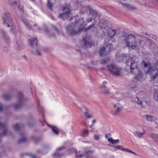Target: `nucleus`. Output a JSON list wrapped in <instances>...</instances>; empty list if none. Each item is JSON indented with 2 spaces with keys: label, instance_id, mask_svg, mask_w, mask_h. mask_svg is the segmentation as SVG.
Masks as SVG:
<instances>
[{
  "label": "nucleus",
  "instance_id": "obj_1",
  "mask_svg": "<svg viewBox=\"0 0 158 158\" xmlns=\"http://www.w3.org/2000/svg\"><path fill=\"white\" fill-rule=\"evenodd\" d=\"M70 21L71 24L67 28V33L71 35H74L80 32L86 25L83 17L77 15L71 17Z\"/></svg>",
  "mask_w": 158,
  "mask_h": 158
},
{
  "label": "nucleus",
  "instance_id": "obj_2",
  "mask_svg": "<svg viewBox=\"0 0 158 158\" xmlns=\"http://www.w3.org/2000/svg\"><path fill=\"white\" fill-rule=\"evenodd\" d=\"M125 64L130 66V70L131 73L135 75L134 78L140 80L143 77V73L138 67V64L132 57H129L126 60Z\"/></svg>",
  "mask_w": 158,
  "mask_h": 158
},
{
  "label": "nucleus",
  "instance_id": "obj_3",
  "mask_svg": "<svg viewBox=\"0 0 158 158\" xmlns=\"http://www.w3.org/2000/svg\"><path fill=\"white\" fill-rule=\"evenodd\" d=\"M138 37L142 38V36L138 34L135 35L131 34L128 35L125 38L127 46L130 48L134 49L136 48L137 43L140 45L142 41L138 38Z\"/></svg>",
  "mask_w": 158,
  "mask_h": 158
},
{
  "label": "nucleus",
  "instance_id": "obj_4",
  "mask_svg": "<svg viewBox=\"0 0 158 158\" xmlns=\"http://www.w3.org/2000/svg\"><path fill=\"white\" fill-rule=\"evenodd\" d=\"M144 70L145 73H148L151 78L154 80L156 78L158 75V69L155 66H151L149 63H146L144 60L142 62Z\"/></svg>",
  "mask_w": 158,
  "mask_h": 158
},
{
  "label": "nucleus",
  "instance_id": "obj_5",
  "mask_svg": "<svg viewBox=\"0 0 158 158\" xmlns=\"http://www.w3.org/2000/svg\"><path fill=\"white\" fill-rule=\"evenodd\" d=\"M14 129L16 131H19V135L22 136V138L18 141L19 144L24 143L27 140V137L25 136L26 132L24 130V126L22 124H16L13 127Z\"/></svg>",
  "mask_w": 158,
  "mask_h": 158
},
{
  "label": "nucleus",
  "instance_id": "obj_6",
  "mask_svg": "<svg viewBox=\"0 0 158 158\" xmlns=\"http://www.w3.org/2000/svg\"><path fill=\"white\" fill-rule=\"evenodd\" d=\"M2 21L3 24L7 27H11L10 32L12 33L13 31V22L11 15L9 12H6L2 15Z\"/></svg>",
  "mask_w": 158,
  "mask_h": 158
},
{
  "label": "nucleus",
  "instance_id": "obj_7",
  "mask_svg": "<svg viewBox=\"0 0 158 158\" xmlns=\"http://www.w3.org/2000/svg\"><path fill=\"white\" fill-rule=\"evenodd\" d=\"M110 74L114 76H119L120 75L122 69L114 64H111L107 66Z\"/></svg>",
  "mask_w": 158,
  "mask_h": 158
},
{
  "label": "nucleus",
  "instance_id": "obj_8",
  "mask_svg": "<svg viewBox=\"0 0 158 158\" xmlns=\"http://www.w3.org/2000/svg\"><path fill=\"white\" fill-rule=\"evenodd\" d=\"M18 101L16 104L14 105V109H19L28 100L24 97L23 93L21 92L19 93L18 95Z\"/></svg>",
  "mask_w": 158,
  "mask_h": 158
},
{
  "label": "nucleus",
  "instance_id": "obj_9",
  "mask_svg": "<svg viewBox=\"0 0 158 158\" xmlns=\"http://www.w3.org/2000/svg\"><path fill=\"white\" fill-rule=\"evenodd\" d=\"M21 19L24 25L27 27L29 29L31 30H36L37 29L35 27H34V26H37L36 24H34L32 25L31 21H28L27 19L23 17H21Z\"/></svg>",
  "mask_w": 158,
  "mask_h": 158
},
{
  "label": "nucleus",
  "instance_id": "obj_10",
  "mask_svg": "<svg viewBox=\"0 0 158 158\" xmlns=\"http://www.w3.org/2000/svg\"><path fill=\"white\" fill-rule=\"evenodd\" d=\"M40 121L41 123L43 126H44L45 124H46L48 127L51 128H52V132L54 133V134H55L56 135H57L58 134V129L56 127L50 125L47 123L46 121L44 115H43V119L40 120Z\"/></svg>",
  "mask_w": 158,
  "mask_h": 158
},
{
  "label": "nucleus",
  "instance_id": "obj_11",
  "mask_svg": "<svg viewBox=\"0 0 158 158\" xmlns=\"http://www.w3.org/2000/svg\"><path fill=\"white\" fill-rule=\"evenodd\" d=\"M0 36L4 40L5 42L8 45L10 42V39L5 30L2 29H0Z\"/></svg>",
  "mask_w": 158,
  "mask_h": 158
},
{
  "label": "nucleus",
  "instance_id": "obj_12",
  "mask_svg": "<svg viewBox=\"0 0 158 158\" xmlns=\"http://www.w3.org/2000/svg\"><path fill=\"white\" fill-rule=\"evenodd\" d=\"M65 148L66 147L64 146L57 148L56 150V152L53 155V157L54 158H60L63 156L64 155V154L60 152H61L63 150L65 149Z\"/></svg>",
  "mask_w": 158,
  "mask_h": 158
},
{
  "label": "nucleus",
  "instance_id": "obj_13",
  "mask_svg": "<svg viewBox=\"0 0 158 158\" xmlns=\"http://www.w3.org/2000/svg\"><path fill=\"white\" fill-rule=\"evenodd\" d=\"M82 42L84 46L86 48H90L92 45V43L88 37L83 38Z\"/></svg>",
  "mask_w": 158,
  "mask_h": 158
},
{
  "label": "nucleus",
  "instance_id": "obj_14",
  "mask_svg": "<svg viewBox=\"0 0 158 158\" xmlns=\"http://www.w3.org/2000/svg\"><path fill=\"white\" fill-rule=\"evenodd\" d=\"M99 25L100 28L105 29L108 26V21L104 19H102L99 21Z\"/></svg>",
  "mask_w": 158,
  "mask_h": 158
},
{
  "label": "nucleus",
  "instance_id": "obj_15",
  "mask_svg": "<svg viewBox=\"0 0 158 158\" xmlns=\"http://www.w3.org/2000/svg\"><path fill=\"white\" fill-rule=\"evenodd\" d=\"M107 84L106 81L103 82L102 85L100 89L102 93L106 94H110L108 88L105 85Z\"/></svg>",
  "mask_w": 158,
  "mask_h": 158
},
{
  "label": "nucleus",
  "instance_id": "obj_16",
  "mask_svg": "<svg viewBox=\"0 0 158 158\" xmlns=\"http://www.w3.org/2000/svg\"><path fill=\"white\" fill-rule=\"evenodd\" d=\"M104 48L102 49L103 50H104L106 52L108 55L110 52L113 49V47L112 44H106L103 46Z\"/></svg>",
  "mask_w": 158,
  "mask_h": 158
},
{
  "label": "nucleus",
  "instance_id": "obj_17",
  "mask_svg": "<svg viewBox=\"0 0 158 158\" xmlns=\"http://www.w3.org/2000/svg\"><path fill=\"white\" fill-rule=\"evenodd\" d=\"M21 2L20 0L18 1H10L9 3L12 6H15L18 5V8L19 9L20 11L22 13H23L24 11L23 10V7L22 6H21L20 5V4L19 3Z\"/></svg>",
  "mask_w": 158,
  "mask_h": 158
},
{
  "label": "nucleus",
  "instance_id": "obj_18",
  "mask_svg": "<svg viewBox=\"0 0 158 158\" xmlns=\"http://www.w3.org/2000/svg\"><path fill=\"white\" fill-rule=\"evenodd\" d=\"M29 44L30 46L33 48H37L38 41L36 38H33L29 40Z\"/></svg>",
  "mask_w": 158,
  "mask_h": 158
},
{
  "label": "nucleus",
  "instance_id": "obj_19",
  "mask_svg": "<svg viewBox=\"0 0 158 158\" xmlns=\"http://www.w3.org/2000/svg\"><path fill=\"white\" fill-rule=\"evenodd\" d=\"M2 129V132L1 133L2 136L6 135L7 133L8 128L6 127V124L3 123H0V130Z\"/></svg>",
  "mask_w": 158,
  "mask_h": 158
},
{
  "label": "nucleus",
  "instance_id": "obj_20",
  "mask_svg": "<svg viewBox=\"0 0 158 158\" xmlns=\"http://www.w3.org/2000/svg\"><path fill=\"white\" fill-rule=\"evenodd\" d=\"M143 118L149 122H152L156 119L155 117L151 115H144Z\"/></svg>",
  "mask_w": 158,
  "mask_h": 158
},
{
  "label": "nucleus",
  "instance_id": "obj_21",
  "mask_svg": "<svg viewBox=\"0 0 158 158\" xmlns=\"http://www.w3.org/2000/svg\"><path fill=\"white\" fill-rule=\"evenodd\" d=\"M62 10L63 12H64L66 13H68L70 15L71 14V10L70 6L69 5H66L62 8Z\"/></svg>",
  "mask_w": 158,
  "mask_h": 158
},
{
  "label": "nucleus",
  "instance_id": "obj_22",
  "mask_svg": "<svg viewBox=\"0 0 158 158\" xmlns=\"http://www.w3.org/2000/svg\"><path fill=\"white\" fill-rule=\"evenodd\" d=\"M69 16V15L68 13L67 14L64 12H63V13L59 14L58 15V17L59 18H61L62 19L64 20L65 19L67 18Z\"/></svg>",
  "mask_w": 158,
  "mask_h": 158
},
{
  "label": "nucleus",
  "instance_id": "obj_23",
  "mask_svg": "<svg viewBox=\"0 0 158 158\" xmlns=\"http://www.w3.org/2000/svg\"><path fill=\"white\" fill-rule=\"evenodd\" d=\"M2 97L4 100H7L11 99V96L10 94L5 93L2 94Z\"/></svg>",
  "mask_w": 158,
  "mask_h": 158
},
{
  "label": "nucleus",
  "instance_id": "obj_24",
  "mask_svg": "<svg viewBox=\"0 0 158 158\" xmlns=\"http://www.w3.org/2000/svg\"><path fill=\"white\" fill-rule=\"evenodd\" d=\"M116 34V31L115 30L110 29V30L108 33V36L110 38H112L114 37Z\"/></svg>",
  "mask_w": 158,
  "mask_h": 158
},
{
  "label": "nucleus",
  "instance_id": "obj_25",
  "mask_svg": "<svg viewBox=\"0 0 158 158\" xmlns=\"http://www.w3.org/2000/svg\"><path fill=\"white\" fill-rule=\"evenodd\" d=\"M31 139L35 143H37L39 142L41 140L42 138L41 137H37L35 136H33L31 137Z\"/></svg>",
  "mask_w": 158,
  "mask_h": 158
},
{
  "label": "nucleus",
  "instance_id": "obj_26",
  "mask_svg": "<svg viewBox=\"0 0 158 158\" xmlns=\"http://www.w3.org/2000/svg\"><path fill=\"white\" fill-rule=\"evenodd\" d=\"M145 131L144 130H143V132L142 133H140L139 132L136 131L134 133V135L138 138H140L141 137L142 135H144L145 134Z\"/></svg>",
  "mask_w": 158,
  "mask_h": 158
},
{
  "label": "nucleus",
  "instance_id": "obj_27",
  "mask_svg": "<svg viewBox=\"0 0 158 158\" xmlns=\"http://www.w3.org/2000/svg\"><path fill=\"white\" fill-rule=\"evenodd\" d=\"M98 13L94 9H90L89 14L92 16L93 18H95L97 16Z\"/></svg>",
  "mask_w": 158,
  "mask_h": 158
},
{
  "label": "nucleus",
  "instance_id": "obj_28",
  "mask_svg": "<svg viewBox=\"0 0 158 158\" xmlns=\"http://www.w3.org/2000/svg\"><path fill=\"white\" fill-rule=\"evenodd\" d=\"M108 141L109 142L113 144L118 143L119 142V139H117L116 140H114L111 138H108Z\"/></svg>",
  "mask_w": 158,
  "mask_h": 158
},
{
  "label": "nucleus",
  "instance_id": "obj_29",
  "mask_svg": "<svg viewBox=\"0 0 158 158\" xmlns=\"http://www.w3.org/2000/svg\"><path fill=\"white\" fill-rule=\"evenodd\" d=\"M134 101L135 103L141 106L142 107H144V106L143 105V102L141 101L138 97H136L135 98Z\"/></svg>",
  "mask_w": 158,
  "mask_h": 158
},
{
  "label": "nucleus",
  "instance_id": "obj_30",
  "mask_svg": "<svg viewBox=\"0 0 158 158\" xmlns=\"http://www.w3.org/2000/svg\"><path fill=\"white\" fill-rule=\"evenodd\" d=\"M110 112L114 115H117L121 113V109H111Z\"/></svg>",
  "mask_w": 158,
  "mask_h": 158
},
{
  "label": "nucleus",
  "instance_id": "obj_31",
  "mask_svg": "<svg viewBox=\"0 0 158 158\" xmlns=\"http://www.w3.org/2000/svg\"><path fill=\"white\" fill-rule=\"evenodd\" d=\"M53 4L52 2H50V0H47V2L46 4V6L47 8L49 9L50 11H52V8L53 7Z\"/></svg>",
  "mask_w": 158,
  "mask_h": 158
},
{
  "label": "nucleus",
  "instance_id": "obj_32",
  "mask_svg": "<svg viewBox=\"0 0 158 158\" xmlns=\"http://www.w3.org/2000/svg\"><path fill=\"white\" fill-rule=\"evenodd\" d=\"M103 48H104L103 47H101L99 50V54L101 56H105L108 55L105 50H102Z\"/></svg>",
  "mask_w": 158,
  "mask_h": 158
},
{
  "label": "nucleus",
  "instance_id": "obj_33",
  "mask_svg": "<svg viewBox=\"0 0 158 158\" xmlns=\"http://www.w3.org/2000/svg\"><path fill=\"white\" fill-rule=\"evenodd\" d=\"M123 53H117L116 55V59L117 61H123Z\"/></svg>",
  "mask_w": 158,
  "mask_h": 158
},
{
  "label": "nucleus",
  "instance_id": "obj_34",
  "mask_svg": "<svg viewBox=\"0 0 158 158\" xmlns=\"http://www.w3.org/2000/svg\"><path fill=\"white\" fill-rule=\"evenodd\" d=\"M123 6L126 7V9L128 10H131L135 9V7L132 6L127 4H124Z\"/></svg>",
  "mask_w": 158,
  "mask_h": 158
},
{
  "label": "nucleus",
  "instance_id": "obj_35",
  "mask_svg": "<svg viewBox=\"0 0 158 158\" xmlns=\"http://www.w3.org/2000/svg\"><path fill=\"white\" fill-rule=\"evenodd\" d=\"M153 98L155 100L158 101V90H156L154 92Z\"/></svg>",
  "mask_w": 158,
  "mask_h": 158
},
{
  "label": "nucleus",
  "instance_id": "obj_36",
  "mask_svg": "<svg viewBox=\"0 0 158 158\" xmlns=\"http://www.w3.org/2000/svg\"><path fill=\"white\" fill-rule=\"evenodd\" d=\"M89 131L87 129H84L82 131V135L84 137H86L88 135Z\"/></svg>",
  "mask_w": 158,
  "mask_h": 158
},
{
  "label": "nucleus",
  "instance_id": "obj_37",
  "mask_svg": "<svg viewBox=\"0 0 158 158\" xmlns=\"http://www.w3.org/2000/svg\"><path fill=\"white\" fill-rule=\"evenodd\" d=\"M114 107L116 109H121L122 107V106L119 103H117L114 105Z\"/></svg>",
  "mask_w": 158,
  "mask_h": 158
},
{
  "label": "nucleus",
  "instance_id": "obj_38",
  "mask_svg": "<svg viewBox=\"0 0 158 158\" xmlns=\"http://www.w3.org/2000/svg\"><path fill=\"white\" fill-rule=\"evenodd\" d=\"M23 48L22 45L21 44L18 43L17 42L16 49L19 51H20Z\"/></svg>",
  "mask_w": 158,
  "mask_h": 158
},
{
  "label": "nucleus",
  "instance_id": "obj_39",
  "mask_svg": "<svg viewBox=\"0 0 158 158\" xmlns=\"http://www.w3.org/2000/svg\"><path fill=\"white\" fill-rule=\"evenodd\" d=\"M74 152H76V154H75V156L77 158H81L83 156L84 153L83 154H78V153L76 152V150L74 149Z\"/></svg>",
  "mask_w": 158,
  "mask_h": 158
},
{
  "label": "nucleus",
  "instance_id": "obj_40",
  "mask_svg": "<svg viewBox=\"0 0 158 158\" xmlns=\"http://www.w3.org/2000/svg\"><path fill=\"white\" fill-rule=\"evenodd\" d=\"M112 146L114 147V148H116V149L120 150L123 151H124V150H123V149H125V148H122V147L121 146H120V145H114V146Z\"/></svg>",
  "mask_w": 158,
  "mask_h": 158
},
{
  "label": "nucleus",
  "instance_id": "obj_41",
  "mask_svg": "<svg viewBox=\"0 0 158 158\" xmlns=\"http://www.w3.org/2000/svg\"><path fill=\"white\" fill-rule=\"evenodd\" d=\"M123 60H127V58L129 57V55L126 54H123Z\"/></svg>",
  "mask_w": 158,
  "mask_h": 158
},
{
  "label": "nucleus",
  "instance_id": "obj_42",
  "mask_svg": "<svg viewBox=\"0 0 158 158\" xmlns=\"http://www.w3.org/2000/svg\"><path fill=\"white\" fill-rule=\"evenodd\" d=\"M85 115L87 118V119H89L92 117V116L89 114V112L87 111V110L85 113Z\"/></svg>",
  "mask_w": 158,
  "mask_h": 158
},
{
  "label": "nucleus",
  "instance_id": "obj_43",
  "mask_svg": "<svg viewBox=\"0 0 158 158\" xmlns=\"http://www.w3.org/2000/svg\"><path fill=\"white\" fill-rule=\"evenodd\" d=\"M123 150H124V152H130L131 153H132V154H133L135 155H136V153H135V152L129 150V149H128L127 148H125V149H123Z\"/></svg>",
  "mask_w": 158,
  "mask_h": 158
},
{
  "label": "nucleus",
  "instance_id": "obj_44",
  "mask_svg": "<svg viewBox=\"0 0 158 158\" xmlns=\"http://www.w3.org/2000/svg\"><path fill=\"white\" fill-rule=\"evenodd\" d=\"M33 52L35 54H36L37 55L39 56L41 55L40 53L37 51V49H35L34 51L33 50Z\"/></svg>",
  "mask_w": 158,
  "mask_h": 158
},
{
  "label": "nucleus",
  "instance_id": "obj_45",
  "mask_svg": "<svg viewBox=\"0 0 158 158\" xmlns=\"http://www.w3.org/2000/svg\"><path fill=\"white\" fill-rule=\"evenodd\" d=\"M153 139L155 142H158V135L154 136L153 137Z\"/></svg>",
  "mask_w": 158,
  "mask_h": 158
},
{
  "label": "nucleus",
  "instance_id": "obj_46",
  "mask_svg": "<svg viewBox=\"0 0 158 158\" xmlns=\"http://www.w3.org/2000/svg\"><path fill=\"white\" fill-rule=\"evenodd\" d=\"M55 32L57 34H60L61 33V31L59 30H58V29L56 27H55L54 29Z\"/></svg>",
  "mask_w": 158,
  "mask_h": 158
},
{
  "label": "nucleus",
  "instance_id": "obj_47",
  "mask_svg": "<svg viewBox=\"0 0 158 158\" xmlns=\"http://www.w3.org/2000/svg\"><path fill=\"white\" fill-rule=\"evenodd\" d=\"M150 37L152 38L154 40H156L157 39L156 36L154 35H151V36H150Z\"/></svg>",
  "mask_w": 158,
  "mask_h": 158
},
{
  "label": "nucleus",
  "instance_id": "obj_48",
  "mask_svg": "<svg viewBox=\"0 0 158 158\" xmlns=\"http://www.w3.org/2000/svg\"><path fill=\"white\" fill-rule=\"evenodd\" d=\"M94 25V23H93L92 24H91L87 28V29H89L92 27Z\"/></svg>",
  "mask_w": 158,
  "mask_h": 158
},
{
  "label": "nucleus",
  "instance_id": "obj_49",
  "mask_svg": "<svg viewBox=\"0 0 158 158\" xmlns=\"http://www.w3.org/2000/svg\"><path fill=\"white\" fill-rule=\"evenodd\" d=\"M94 138L95 140H98L99 139V137L97 135H95L94 136Z\"/></svg>",
  "mask_w": 158,
  "mask_h": 158
},
{
  "label": "nucleus",
  "instance_id": "obj_50",
  "mask_svg": "<svg viewBox=\"0 0 158 158\" xmlns=\"http://www.w3.org/2000/svg\"><path fill=\"white\" fill-rule=\"evenodd\" d=\"M108 60L107 59H103L102 60V63L105 64L106 63L108 62Z\"/></svg>",
  "mask_w": 158,
  "mask_h": 158
},
{
  "label": "nucleus",
  "instance_id": "obj_51",
  "mask_svg": "<svg viewBox=\"0 0 158 158\" xmlns=\"http://www.w3.org/2000/svg\"><path fill=\"white\" fill-rule=\"evenodd\" d=\"M3 50L5 52H7L8 51V48L6 47H4L3 48Z\"/></svg>",
  "mask_w": 158,
  "mask_h": 158
},
{
  "label": "nucleus",
  "instance_id": "obj_52",
  "mask_svg": "<svg viewBox=\"0 0 158 158\" xmlns=\"http://www.w3.org/2000/svg\"><path fill=\"white\" fill-rule=\"evenodd\" d=\"M92 20V18H89L86 19V22L87 23H89V22L91 21Z\"/></svg>",
  "mask_w": 158,
  "mask_h": 158
},
{
  "label": "nucleus",
  "instance_id": "obj_53",
  "mask_svg": "<svg viewBox=\"0 0 158 158\" xmlns=\"http://www.w3.org/2000/svg\"><path fill=\"white\" fill-rule=\"evenodd\" d=\"M3 108H4L3 104L0 103V109H3Z\"/></svg>",
  "mask_w": 158,
  "mask_h": 158
},
{
  "label": "nucleus",
  "instance_id": "obj_54",
  "mask_svg": "<svg viewBox=\"0 0 158 158\" xmlns=\"http://www.w3.org/2000/svg\"><path fill=\"white\" fill-rule=\"evenodd\" d=\"M36 156L35 155H32L31 156V158H36Z\"/></svg>",
  "mask_w": 158,
  "mask_h": 158
},
{
  "label": "nucleus",
  "instance_id": "obj_55",
  "mask_svg": "<svg viewBox=\"0 0 158 158\" xmlns=\"http://www.w3.org/2000/svg\"><path fill=\"white\" fill-rule=\"evenodd\" d=\"M22 56L24 58V59H25L26 60H27V58L25 55H24Z\"/></svg>",
  "mask_w": 158,
  "mask_h": 158
},
{
  "label": "nucleus",
  "instance_id": "obj_56",
  "mask_svg": "<svg viewBox=\"0 0 158 158\" xmlns=\"http://www.w3.org/2000/svg\"><path fill=\"white\" fill-rule=\"evenodd\" d=\"M144 34L146 35H147L149 37H150V36H151V35H150V34H148L147 32H145Z\"/></svg>",
  "mask_w": 158,
  "mask_h": 158
},
{
  "label": "nucleus",
  "instance_id": "obj_57",
  "mask_svg": "<svg viewBox=\"0 0 158 158\" xmlns=\"http://www.w3.org/2000/svg\"><path fill=\"white\" fill-rule=\"evenodd\" d=\"M28 125L29 126H30V127H31V126H32L33 125V124H31L30 123H28Z\"/></svg>",
  "mask_w": 158,
  "mask_h": 158
},
{
  "label": "nucleus",
  "instance_id": "obj_58",
  "mask_svg": "<svg viewBox=\"0 0 158 158\" xmlns=\"http://www.w3.org/2000/svg\"><path fill=\"white\" fill-rule=\"evenodd\" d=\"M6 109H0V112L5 111Z\"/></svg>",
  "mask_w": 158,
  "mask_h": 158
},
{
  "label": "nucleus",
  "instance_id": "obj_59",
  "mask_svg": "<svg viewBox=\"0 0 158 158\" xmlns=\"http://www.w3.org/2000/svg\"><path fill=\"white\" fill-rule=\"evenodd\" d=\"M96 121L95 119L93 120V122H92V124H93L94 123H95L96 122Z\"/></svg>",
  "mask_w": 158,
  "mask_h": 158
},
{
  "label": "nucleus",
  "instance_id": "obj_60",
  "mask_svg": "<svg viewBox=\"0 0 158 158\" xmlns=\"http://www.w3.org/2000/svg\"><path fill=\"white\" fill-rule=\"evenodd\" d=\"M45 31L46 32H47V33H48L49 32V30L48 29H46V30H45Z\"/></svg>",
  "mask_w": 158,
  "mask_h": 158
},
{
  "label": "nucleus",
  "instance_id": "obj_61",
  "mask_svg": "<svg viewBox=\"0 0 158 158\" xmlns=\"http://www.w3.org/2000/svg\"><path fill=\"white\" fill-rule=\"evenodd\" d=\"M77 52H81V51L79 49H77Z\"/></svg>",
  "mask_w": 158,
  "mask_h": 158
},
{
  "label": "nucleus",
  "instance_id": "obj_62",
  "mask_svg": "<svg viewBox=\"0 0 158 158\" xmlns=\"http://www.w3.org/2000/svg\"><path fill=\"white\" fill-rule=\"evenodd\" d=\"M94 126L93 124H92L90 126V128H92V127H93Z\"/></svg>",
  "mask_w": 158,
  "mask_h": 158
},
{
  "label": "nucleus",
  "instance_id": "obj_63",
  "mask_svg": "<svg viewBox=\"0 0 158 158\" xmlns=\"http://www.w3.org/2000/svg\"><path fill=\"white\" fill-rule=\"evenodd\" d=\"M108 136V135H105V137H106V138H107Z\"/></svg>",
  "mask_w": 158,
  "mask_h": 158
},
{
  "label": "nucleus",
  "instance_id": "obj_64",
  "mask_svg": "<svg viewBox=\"0 0 158 158\" xmlns=\"http://www.w3.org/2000/svg\"><path fill=\"white\" fill-rule=\"evenodd\" d=\"M37 29L39 30H40V28L38 27H37Z\"/></svg>",
  "mask_w": 158,
  "mask_h": 158
}]
</instances>
